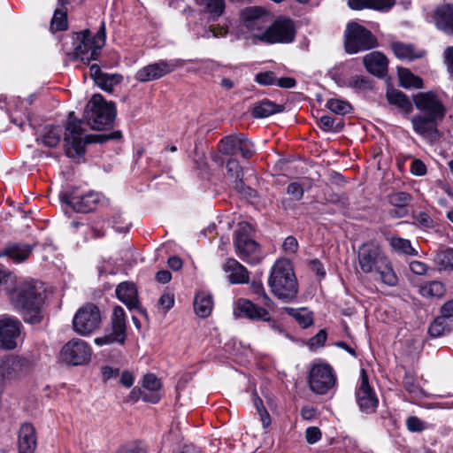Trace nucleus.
<instances>
[{"mask_svg": "<svg viewBox=\"0 0 453 453\" xmlns=\"http://www.w3.org/2000/svg\"><path fill=\"white\" fill-rule=\"evenodd\" d=\"M6 295L11 304L19 311L24 320L35 324L42 319V306L45 299L43 283L35 280H18L13 275V282L9 285Z\"/></svg>", "mask_w": 453, "mask_h": 453, "instance_id": "obj_1", "label": "nucleus"}, {"mask_svg": "<svg viewBox=\"0 0 453 453\" xmlns=\"http://www.w3.org/2000/svg\"><path fill=\"white\" fill-rule=\"evenodd\" d=\"M358 265L364 273L376 272L380 276L381 281L394 287L398 282V278L392 267L389 259L384 255L380 247L373 242L364 243L357 252Z\"/></svg>", "mask_w": 453, "mask_h": 453, "instance_id": "obj_2", "label": "nucleus"}, {"mask_svg": "<svg viewBox=\"0 0 453 453\" xmlns=\"http://www.w3.org/2000/svg\"><path fill=\"white\" fill-rule=\"evenodd\" d=\"M273 294L280 300L294 301L298 294V283L288 260L280 259L273 265L268 280Z\"/></svg>", "mask_w": 453, "mask_h": 453, "instance_id": "obj_3", "label": "nucleus"}, {"mask_svg": "<svg viewBox=\"0 0 453 453\" xmlns=\"http://www.w3.org/2000/svg\"><path fill=\"white\" fill-rule=\"evenodd\" d=\"M73 49L67 51L66 54L72 58L80 59L83 62H89L96 58L99 50L105 43V26L104 22L101 23V27L97 33L92 36L91 32L88 29L74 34L71 38Z\"/></svg>", "mask_w": 453, "mask_h": 453, "instance_id": "obj_4", "label": "nucleus"}, {"mask_svg": "<svg viewBox=\"0 0 453 453\" xmlns=\"http://www.w3.org/2000/svg\"><path fill=\"white\" fill-rule=\"evenodd\" d=\"M252 226L247 222L238 224L235 230L234 246L236 255L249 265L261 262L263 255L257 242L252 237Z\"/></svg>", "mask_w": 453, "mask_h": 453, "instance_id": "obj_5", "label": "nucleus"}, {"mask_svg": "<svg viewBox=\"0 0 453 453\" xmlns=\"http://www.w3.org/2000/svg\"><path fill=\"white\" fill-rule=\"evenodd\" d=\"M116 117L113 103H107L103 96L96 94L86 107V118L93 129L101 130L111 126Z\"/></svg>", "mask_w": 453, "mask_h": 453, "instance_id": "obj_6", "label": "nucleus"}, {"mask_svg": "<svg viewBox=\"0 0 453 453\" xmlns=\"http://www.w3.org/2000/svg\"><path fill=\"white\" fill-rule=\"evenodd\" d=\"M81 124V120L77 119L75 113L71 111L67 119L64 142L65 154L72 158L81 157L84 154L86 143L90 142L84 134L85 129Z\"/></svg>", "mask_w": 453, "mask_h": 453, "instance_id": "obj_7", "label": "nucleus"}, {"mask_svg": "<svg viewBox=\"0 0 453 453\" xmlns=\"http://www.w3.org/2000/svg\"><path fill=\"white\" fill-rule=\"evenodd\" d=\"M240 19L242 29L262 42L271 22L267 12L260 6H249L241 12Z\"/></svg>", "mask_w": 453, "mask_h": 453, "instance_id": "obj_8", "label": "nucleus"}, {"mask_svg": "<svg viewBox=\"0 0 453 453\" xmlns=\"http://www.w3.org/2000/svg\"><path fill=\"white\" fill-rule=\"evenodd\" d=\"M377 44L375 36L365 27L356 23H349L345 32V49L349 54L367 50Z\"/></svg>", "mask_w": 453, "mask_h": 453, "instance_id": "obj_9", "label": "nucleus"}, {"mask_svg": "<svg viewBox=\"0 0 453 453\" xmlns=\"http://www.w3.org/2000/svg\"><path fill=\"white\" fill-rule=\"evenodd\" d=\"M308 383L311 391L318 395H325L335 387L336 375L329 365L315 364L310 370Z\"/></svg>", "mask_w": 453, "mask_h": 453, "instance_id": "obj_10", "label": "nucleus"}, {"mask_svg": "<svg viewBox=\"0 0 453 453\" xmlns=\"http://www.w3.org/2000/svg\"><path fill=\"white\" fill-rule=\"evenodd\" d=\"M101 324V313L97 306L88 303L80 308L73 319V330L81 335H89Z\"/></svg>", "mask_w": 453, "mask_h": 453, "instance_id": "obj_11", "label": "nucleus"}, {"mask_svg": "<svg viewBox=\"0 0 453 453\" xmlns=\"http://www.w3.org/2000/svg\"><path fill=\"white\" fill-rule=\"evenodd\" d=\"M296 27L293 20L280 17L273 23L268 25L262 42L265 43H290L295 40Z\"/></svg>", "mask_w": 453, "mask_h": 453, "instance_id": "obj_12", "label": "nucleus"}, {"mask_svg": "<svg viewBox=\"0 0 453 453\" xmlns=\"http://www.w3.org/2000/svg\"><path fill=\"white\" fill-rule=\"evenodd\" d=\"M91 354V348L85 341L72 339L62 347L59 358L67 365H81L89 361Z\"/></svg>", "mask_w": 453, "mask_h": 453, "instance_id": "obj_13", "label": "nucleus"}, {"mask_svg": "<svg viewBox=\"0 0 453 453\" xmlns=\"http://www.w3.org/2000/svg\"><path fill=\"white\" fill-rule=\"evenodd\" d=\"M184 60H160L158 62L148 65L140 70L135 74V79L140 82H147L158 80L163 76L173 72L177 68L183 66Z\"/></svg>", "mask_w": 453, "mask_h": 453, "instance_id": "obj_14", "label": "nucleus"}, {"mask_svg": "<svg viewBox=\"0 0 453 453\" xmlns=\"http://www.w3.org/2000/svg\"><path fill=\"white\" fill-rule=\"evenodd\" d=\"M21 323L14 317L0 316V349H14L20 337Z\"/></svg>", "mask_w": 453, "mask_h": 453, "instance_id": "obj_15", "label": "nucleus"}, {"mask_svg": "<svg viewBox=\"0 0 453 453\" xmlns=\"http://www.w3.org/2000/svg\"><path fill=\"white\" fill-rule=\"evenodd\" d=\"M416 108L426 115L443 119L446 114L445 106L434 91L419 92L413 96Z\"/></svg>", "mask_w": 453, "mask_h": 453, "instance_id": "obj_16", "label": "nucleus"}, {"mask_svg": "<svg viewBox=\"0 0 453 453\" xmlns=\"http://www.w3.org/2000/svg\"><path fill=\"white\" fill-rule=\"evenodd\" d=\"M62 200L75 211L87 213L96 209L101 201V196L94 191H89L84 195H79L73 191L71 194H64Z\"/></svg>", "mask_w": 453, "mask_h": 453, "instance_id": "obj_17", "label": "nucleus"}, {"mask_svg": "<svg viewBox=\"0 0 453 453\" xmlns=\"http://www.w3.org/2000/svg\"><path fill=\"white\" fill-rule=\"evenodd\" d=\"M356 399L361 411L365 413L374 412L379 403L375 392L369 385L365 369L361 370V380L356 390Z\"/></svg>", "mask_w": 453, "mask_h": 453, "instance_id": "obj_18", "label": "nucleus"}, {"mask_svg": "<svg viewBox=\"0 0 453 453\" xmlns=\"http://www.w3.org/2000/svg\"><path fill=\"white\" fill-rule=\"evenodd\" d=\"M266 307H260L245 298H239L234 303L235 318H246L251 320L270 321V314Z\"/></svg>", "mask_w": 453, "mask_h": 453, "instance_id": "obj_19", "label": "nucleus"}, {"mask_svg": "<svg viewBox=\"0 0 453 453\" xmlns=\"http://www.w3.org/2000/svg\"><path fill=\"white\" fill-rule=\"evenodd\" d=\"M441 119V118L431 115L418 114L411 119V124L416 134L429 138L436 133L437 121Z\"/></svg>", "mask_w": 453, "mask_h": 453, "instance_id": "obj_20", "label": "nucleus"}, {"mask_svg": "<svg viewBox=\"0 0 453 453\" xmlns=\"http://www.w3.org/2000/svg\"><path fill=\"white\" fill-rule=\"evenodd\" d=\"M224 272L227 274L231 284H244L250 280V273L245 266L234 258H228L223 265Z\"/></svg>", "mask_w": 453, "mask_h": 453, "instance_id": "obj_21", "label": "nucleus"}, {"mask_svg": "<svg viewBox=\"0 0 453 453\" xmlns=\"http://www.w3.org/2000/svg\"><path fill=\"white\" fill-rule=\"evenodd\" d=\"M19 453H35L37 439L35 427L29 424H23L18 436Z\"/></svg>", "mask_w": 453, "mask_h": 453, "instance_id": "obj_22", "label": "nucleus"}, {"mask_svg": "<svg viewBox=\"0 0 453 453\" xmlns=\"http://www.w3.org/2000/svg\"><path fill=\"white\" fill-rule=\"evenodd\" d=\"M434 20L438 29L448 35H453V6L445 4L434 12Z\"/></svg>", "mask_w": 453, "mask_h": 453, "instance_id": "obj_23", "label": "nucleus"}, {"mask_svg": "<svg viewBox=\"0 0 453 453\" xmlns=\"http://www.w3.org/2000/svg\"><path fill=\"white\" fill-rule=\"evenodd\" d=\"M330 75L341 87H349L356 91H365L372 88L370 80L365 76L348 77V73H331Z\"/></svg>", "mask_w": 453, "mask_h": 453, "instance_id": "obj_24", "label": "nucleus"}, {"mask_svg": "<svg viewBox=\"0 0 453 453\" xmlns=\"http://www.w3.org/2000/svg\"><path fill=\"white\" fill-rule=\"evenodd\" d=\"M364 65L372 74L382 76L388 68V59L382 53L373 51L364 57Z\"/></svg>", "mask_w": 453, "mask_h": 453, "instance_id": "obj_25", "label": "nucleus"}, {"mask_svg": "<svg viewBox=\"0 0 453 453\" xmlns=\"http://www.w3.org/2000/svg\"><path fill=\"white\" fill-rule=\"evenodd\" d=\"M116 295L119 300L125 303L128 309L133 310L138 307V293L134 283L122 282L119 284L116 288Z\"/></svg>", "mask_w": 453, "mask_h": 453, "instance_id": "obj_26", "label": "nucleus"}, {"mask_svg": "<svg viewBox=\"0 0 453 453\" xmlns=\"http://www.w3.org/2000/svg\"><path fill=\"white\" fill-rule=\"evenodd\" d=\"M391 48L395 57L401 60L412 61L423 58L426 54L423 50L417 49L411 43L395 42L391 43Z\"/></svg>", "mask_w": 453, "mask_h": 453, "instance_id": "obj_27", "label": "nucleus"}, {"mask_svg": "<svg viewBox=\"0 0 453 453\" xmlns=\"http://www.w3.org/2000/svg\"><path fill=\"white\" fill-rule=\"evenodd\" d=\"M213 309V297L205 290L196 292L194 300V310L200 318H207Z\"/></svg>", "mask_w": 453, "mask_h": 453, "instance_id": "obj_28", "label": "nucleus"}, {"mask_svg": "<svg viewBox=\"0 0 453 453\" xmlns=\"http://www.w3.org/2000/svg\"><path fill=\"white\" fill-rule=\"evenodd\" d=\"M395 4V0H349L348 5L352 10L372 9L388 11Z\"/></svg>", "mask_w": 453, "mask_h": 453, "instance_id": "obj_29", "label": "nucleus"}, {"mask_svg": "<svg viewBox=\"0 0 453 453\" xmlns=\"http://www.w3.org/2000/svg\"><path fill=\"white\" fill-rule=\"evenodd\" d=\"M142 386L145 389L152 392L150 395L143 393L142 395V401L151 403H158L160 400V395L157 391L161 388L160 380L154 374H146L143 378Z\"/></svg>", "mask_w": 453, "mask_h": 453, "instance_id": "obj_30", "label": "nucleus"}, {"mask_svg": "<svg viewBox=\"0 0 453 453\" xmlns=\"http://www.w3.org/2000/svg\"><path fill=\"white\" fill-rule=\"evenodd\" d=\"M62 127L59 126H45L37 139L42 144L47 147H56L62 139Z\"/></svg>", "mask_w": 453, "mask_h": 453, "instance_id": "obj_31", "label": "nucleus"}, {"mask_svg": "<svg viewBox=\"0 0 453 453\" xmlns=\"http://www.w3.org/2000/svg\"><path fill=\"white\" fill-rule=\"evenodd\" d=\"M282 110L283 107L281 105L274 104L270 100L264 99L253 105L251 114L256 119H263L274 113L280 112Z\"/></svg>", "mask_w": 453, "mask_h": 453, "instance_id": "obj_32", "label": "nucleus"}, {"mask_svg": "<svg viewBox=\"0 0 453 453\" xmlns=\"http://www.w3.org/2000/svg\"><path fill=\"white\" fill-rule=\"evenodd\" d=\"M227 177L233 187L240 193H244V184L242 181V171L239 162L231 158L226 162Z\"/></svg>", "mask_w": 453, "mask_h": 453, "instance_id": "obj_33", "label": "nucleus"}, {"mask_svg": "<svg viewBox=\"0 0 453 453\" xmlns=\"http://www.w3.org/2000/svg\"><path fill=\"white\" fill-rule=\"evenodd\" d=\"M397 73L402 87L405 88H421L423 87L422 79L412 73L409 69L398 67Z\"/></svg>", "mask_w": 453, "mask_h": 453, "instance_id": "obj_34", "label": "nucleus"}, {"mask_svg": "<svg viewBox=\"0 0 453 453\" xmlns=\"http://www.w3.org/2000/svg\"><path fill=\"white\" fill-rule=\"evenodd\" d=\"M201 11L209 13L212 19L220 17L225 10V0H195Z\"/></svg>", "mask_w": 453, "mask_h": 453, "instance_id": "obj_35", "label": "nucleus"}, {"mask_svg": "<svg viewBox=\"0 0 453 453\" xmlns=\"http://www.w3.org/2000/svg\"><path fill=\"white\" fill-rule=\"evenodd\" d=\"M32 250V246L28 244L18 243L7 247L4 255L8 256L16 263H20L29 257Z\"/></svg>", "mask_w": 453, "mask_h": 453, "instance_id": "obj_36", "label": "nucleus"}, {"mask_svg": "<svg viewBox=\"0 0 453 453\" xmlns=\"http://www.w3.org/2000/svg\"><path fill=\"white\" fill-rule=\"evenodd\" d=\"M387 98L390 104L395 105L404 111H410L411 110V101L402 91L388 89L387 91Z\"/></svg>", "mask_w": 453, "mask_h": 453, "instance_id": "obj_37", "label": "nucleus"}, {"mask_svg": "<svg viewBox=\"0 0 453 453\" xmlns=\"http://www.w3.org/2000/svg\"><path fill=\"white\" fill-rule=\"evenodd\" d=\"M446 292L444 285L441 281L434 280L422 285L419 293L426 298H440Z\"/></svg>", "mask_w": 453, "mask_h": 453, "instance_id": "obj_38", "label": "nucleus"}, {"mask_svg": "<svg viewBox=\"0 0 453 453\" xmlns=\"http://www.w3.org/2000/svg\"><path fill=\"white\" fill-rule=\"evenodd\" d=\"M284 310L303 328L309 327L313 323L312 313L305 308L294 309L291 307H285Z\"/></svg>", "mask_w": 453, "mask_h": 453, "instance_id": "obj_39", "label": "nucleus"}, {"mask_svg": "<svg viewBox=\"0 0 453 453\" xmlns=\"http://www.w3.org/2000/svg\"><path fill=\"white\" fill-rule=\"evenodd\" d=\"M240 145V134L226 136L219 144V151L223 154L234 156L238 152Z\"/></svg>", "mask_w": 453, "mask_h": 453, "instance_id": "obj_40", "label": "nucleus"}, {"mask_svg": "<svg viewBox=\"0 0 453 453\" xmlns=\"http://www.w3.org/2000/svg\"><path fill=\"white\" fill-rule=\"evenodd\" d=\"M126 340V333L123 332V337L119 335V332L116 328L112 326L110 329L105 331L104 335L101 337H96L94 340V342L97 346L110 345L114 342H118L119 344H123Z\"/></svg>", "mask_w": 453, "mask_h": 453, "instance_id": "obj_41", "label": "nucleus"}, {"mask_svg": "<svg viewBox=\"0 0 453 453\" xmlns=\"http://www.w3.org/2000/svg\"><path fill=\"white\" fill-rule=\"evenodd\" d=\"M390 245L392 249L398 252L408 256H416L417 250L411 246L409 240L393 236L390 239Z\"/></svg>", "mask_w": 453, "mask_h": 453, "instance_id": "obj_42", "label": "nucleus"}, {"mask_svg": "<svg viewBox=\"0 0 453 453\" xmlns=\"http://www.w3.org/2000/svg\"><path fill=\"white\" fill-rule=\"evenodd\" d=\"M251 291L257 296V301H259L263 306L271 309L274 303L271 297L266 294L263 284L260 281H253L250 285Z\"/></svg>", "mask_w": 453, "mask_h": 453, "instance_id": "obj_43", "label": "nucleus"}, {"mask_svg": "<svg viewBox=\"0 0 453 453\" xmlns=\"http://www.w3.org/2000/svg\"><path fill=\"white\" fill-rule=\"evenodd\" d=\"M111 326L117 329L119 336L123 337V332L126 333V314L120 306H116L113 310Z\"/></svg>", "mask_w": 453, "mask_h": 453, "instance_id": "obj_44", "label": "nucleus"}, {"mask_svg": "<svg viewBox=\"0 0 453 453\" xmlns=\"http://www.w3.org/2000/svg\"><path fill=\"white\" fill-rule=\"evenodd\" d=\"M449 330L450 328L448 326L447 319L440 316L430 325L428 332L433 337H440L445 333L449 332Z\"/></svg>", "mask_w": 453, "mask_h": 453, "instance_id": "obj_45", "label": "nucleus"}, {"mask_svg": "<svg viewBox=\"0 0 453 453\" xmlns=\"http://www.w3.org/2000/svg\"><path fill=\"white\" fill-rule=\"evenodd\" d=\"M122 77L119 74H109L104 73L97 77L96 84L105 91H111L113 87L121 81Z\"/></svg>", "mask_w": 453, "mask_h": 453, "instance_id": "obj_46", "label": "nucleus"}, {"mask_svg": "<svg viewBox=\"0 0 453 453\" xmlns=\"http://www.w3.org/2000/svg\"><path fill=\"white\" fill-rule=\"evenodd\" d=\"M326 106L332 112L339 115H345L351 110L350 104L344 100L332 98L326 102Z\"/></svg>", "mask_w": 453, "mask_h": 453, "instance_id": "obj_47", "label": "nucleus"}, {"mask_svg": "<svg viewBox=\"0 0 453 453\" xmlns=\"http://www.w3.org/2000/svg\"><path fill=\"white\" fill-rule=\"evenodd\" d=\"M67 28L66 12L62 10H56L51 19L50 29L52 32L63 31Z\"/></svg>", "mask_w": 453, "mask_h": 453, "instance_id": "obj_48", "label": "nucleus"}, {"mask_svg": "<svg viewBox=\"0 0 453 453\" xmlns=\"http://www.w3.org/2000/svg\"><path fill=\"white\" fill-rule=\"evenodd\" d=\"M435 260L442 268L453 270V249L449 248L439 252Z\"/></svg>", "mask_w": 453, "mask_h": 453, "instance_id": "obj_49", "label": "nucleus"}, {"mask_svg": "<svg viewBox=\"0 0 453 453\" xmlns=\"http://www.w3.org/2000/svg\"><path fill=\"white\" fill-rule=\"evenodd\" d=\"M253 403L257 413L260 416L264 427L269 426V425L271 424L270 415L266 409L265 408L263 401L256 394L253 395Z\"/></svg>", "mask_w": 453, "mask_h": 453, "instance_id": "obj_50", "label": "nucleus"}, {"mask_svg": "<svg viewBox=\"0 0 453 453\" xmlns=\"http://www.w3.org/2000/svg\"><path fill=\"white\" fill-rule=\"evenodd\" d=\"M238 151L244 158H250L255 152L253 143L243 134H240V145Z\"/></svg>", "mask_w": 453, "mask_h": 453, "instance_id": "obj_51", "label": "nucleus"}, {"mask_svg": "<svg viewBox=\"0 0 453 453\" xmlns=\"http://www.w3.org/2000/svg\"><path fill=\"white\" fill-rule=\"evenodd\" d=\"M255 81L261 86L275 85L276 77L273 72H261L256 74Z\"/></svg>", "mask_w": 453, "mask_h": 453, "instance_id": "obj_52", "label": "nucleus"}, {"mask_svg": "<svg viewBox=\"0 0 453 453\" xmlns=\"http://www.w3.org/2000/svg\"><path fill=\"white\" fill-rule=\"evenodd\" d=\"M389 201L394 206L403 207L410 203L411 196L406 192H396L390 196Z\"/></svg>", "mask_w": 453, "mask_h": 453, "instance_id": "obj_53", "label": "nucleus"}, {"mask_svg": "<svg viewBox=\"0 0 453 453\" xmlns=\"http://www.w3.org/2000/svg\"><path fill=\"white\" fill-rule=\"evenodd\" d=\"M406 426L411 432H421L426 427V423L415 416L406 419Z\"/></svg>", "mask_w": 453, "mask_h": 453, "instance_id": "obj_54", "label": "nucleus"}, {"mask_svg": "<svg viewBox=\"0 0 453 453\" xmlns=\"http://www.w3.org/2000/svg\"><path fill=\"white\" fill-rule=\"evenodd\" d=\"M174 304V295L170 292H165L158 300L159 307L165 311H168Z\"/></svg>", "mask_w": 453, "mask_h": 453, "instance_id": "obj_55", "label": "nucleus"}, {"mask_svg": "<svg viewBox=\"0 0 453 453\" xmlns=\"http://www.w3.org/2000/svg\"><path fill=\"white\" fill-rule=\"evenodd\" d=\"M334 121L335 119L333 117L329 115H323L319 119L318 124L322 130L330 132L335 131Z\"/></svg>", "mask_w": 453, "mask_h": 453, "instance_id": "obj_56", "label": "nucleus"}, {"mask_svg": "<svg viewBox=\"0 0 453 453\" xmlns=\"http://www.w3.org/2000/svg\"><path fill=\"white\" fill-rule=\"evenodd\" d=\"M287 193L292 196L296 200H301L303 196V188L298 182H291L287 187Z\"/></svg>", "mask_w": 453, "mask_h": 453, "instance_id": "obj_57", "label": "nucleus"}, {"mask_svg": "<svg viewBox=\"0 0 453 453\" xmlns=\"http://www.w3.org/2000/svg\"><path fill=\"white\" fill-rule=\"evenodd\" d=\"M305 438L308 443L314 444L321 439V432L316 426L308 427L305 431Z\"/></svg>", "mask_w": 453, "mask_h": 453, "instance_id": "obj_58", "label": "nucleus"}, {"mask_svg": "<svg viewBox=\"0 0 453 453\" xmlns=\"http://www.w3.org/2000/svg\"><path fill=\"white\" fill-rule=\"evenodd\" d=\"M283 250L289 254H294L297 251L298 242L294 236H288L282 244Z\"/></svg>", "mask_w": 453, "mask_h": 453, "instance_id": "obj_59", "label": "nucleus"}, {"mask_svg": "<svg viewBox=\"0 0 453 453\" xmlns=\"http://www.w3.org/2000/svg\"><path fill=\"white\" fill-rule=\"evenodd\" d=\"M411 172L416 176H423L426 173V166L421 160L415 159L411 163Z\"/></svg>", "mask_w": 453, "mask_h": 453, "instance_id": "obj_60", "label": "nucleus"}, {"mask_svg": "<svg viewBox=\"0 0 453 453\" xmlns=\"http://www.w3.org/2000/svg\"><path fill=\"white\" fill-rule=\"evenodd\" d=\"M404 388L411 394H413L415 395H419L421 393V389L417 385L411 377L406 376L403 380Z\"/></svg>", "mask_w": 453, "mask_h": 453, "instance_id": "obj_61", "label": "nucleus"}, {"mask_svg": "<svg viewBox=\"0 0 453 453\" xmlns=\"http://www.w3.org/2000/svg\"><path fill=\"white\" fill-rule=\"evenodd\" d=\"M410 270L418 275H423L427 270V266L425 263L420 261H412L410 263Z\"/></svg>", "mask_w": 453, "mask_h": 453, "instance_id": "obj_62", "label": "nucleus"}, {"mask_svg": "<svg viewBox=\"0 0 453 453\" xmlns=\"http://www.w3.org/2000/svg\"><path fill=\"white\" fill-rule=\"evenodd\" d=\"M275 85L284 88H291L296 86V80L291 77H283L276 79Z\"/></svg>", "mask_w": 453, "mask_h": 453, "instance_id": "obj_63", "label": "nucleus"}, {"mask_svg": "<svg viewBox=\"0 0 453 453\" xmlns=\"http://www.w3.org/2000/svg\"><path fill=\"white\" fill-rule=\"evenodd\" d=\"M441 316L449 319L453 316V299L445 303L441 309Z\"/></svg>", "mask_w": 453, "mask_h": 453, "instance_id": "obj_64", "label": "nucleus"}]
</instances>
